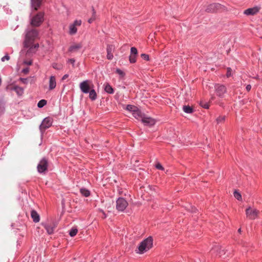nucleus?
Masks as SVG:
<instances>
[{"instance_id":"obj_1","label":"nucleus","mask_w":262,"mask_h":262,"mask_svg":"<svg viewBox=\"0 0 262 262\" xmlns=\"http://www.w3.org/2000/svg\"><path fill=\"white\" fill-rule=\"evenodd\" d=\"M38 48V43L26 44V42H23V49L20 52V56L26 59L29 58L36 52Z\"/></svg>"},{"instance_id":"obj_2","label":"nucleus","mask_w":262,"mask_h":262,"mask_svg":"<svg viewBox=\"0 0 262 262\" xmlns=\"http://www.w3.org/2000/svg\"><path fill=\"white\" fill-rule=\"evenodd\" d=\"M38 31L35 28H28L26 30V34L24 42L34 43L35 40L38 38Z\"/></svg>"},{"instance_id":"obj_3","label":"nucleus","mask_w":262,"mask_h":262,"mask_svg":"<svg viewBox=\"0 0 262 262\" xmlns=\"http://www.w3.org/2000/svg\"><path fill=\"white\" fill-rule=\"evenodd\" d=\"M152 238L150 236L143 241L138 247V253L142 254L149 250L152 246Z\"/></svg>"},{"instance_id":"obj_4","label":"nucleus","mask_w":262,"mask_h":262,"mask_svg":"<svg viewBox=\"0 0 262 262\" xmlns=\"http://www.w3.org/2000/svg\"><path fill=\"white\" fill-rule=\"evenodd\" d=\"M43 13L42 12L38 13L31 19V25L33 27H38L43 22Z\"/></svg>"},{"instance_id":"obj_5","label":"nucleus","mask_w":262,"mask_h":262,"mask_svg":"<svg viewBox=\"0 0 262 262\" xmlns=\"http://www.w3.org/2000/svg\"><path fill=\"white\" fill-rule=\"evenodd\" d=\"M127 205L128 203L122 198H119L116 201V208L118 211H123Z\"/></svg>"},{"instance_id":"obj_6","label":"nucleus","mask_w":262,"mask_h":262,"mask_svg":"<svg viewBox=\"0 0 262 262\" xmlns=\"http://www.w3.org/2000/svg\"><path fill=\"white\" fill-rule=\"evenodd\" d=\"M48 162L46 158H42L37 165V170L39 173L43 172L47 170Z\"/></svg>"},{"instance_id":"obj_7","label":"nucleus","mask_w":262,"mask_h":262,"mask_svg":"<svg viewBox=\"0 0 262 262\" xmlns=\"http://www.w3.org/2000/svg\"><path fill=\"white\" fill-rule=\"evenodd\" d=\"M91 82L89 80H85L80 83V88L81 91L84 93H88L90 91L91 88L93 87V84L91 86Z\"/></svg>"},{"instance_id":"obj_8","label":"nucleus","mask_w":262,"mask_h":262,"mask_svg":"<svg viewBox=\"0 0 262 262\" xmlns=\"http://www.w3.org/2000/svg\"><path fill=\"white\" fill-rule=\"evenodd\" d=\"M52 124V119L49 117H47L43 119L39 126L40 130L42 132L50 127Z\"/></svg>"},{"instance_id":"obj_9","label":"nucleus","mask_w":262,"mask_h":262,"mask_svg":"<svg viewBox=\"0 0 262 262\" xmlns=\"http://www.w3.org/2000/svg\"><path fill=\"white\" fill-rule=\"evenodd\" d=\"M81 25V20H76L73 24L69 26V34L71 35H74L77 33V26H80Z\"/></svg>"},{"instance_id":"obj_10","label":"nucleus","mask_w":262,"mask_h":262,"mask_svg":"<svg viewBox=\"0 0 262 262\" xmlns=\"http://www.w3.org/2000/svg\"><path fill=\"white\" fill-rule=\"evenodd\" d=\"M223 6L219 4H212L208 6L206 9V11L208 13L215 12L221 9Z\"/></svg>"},{"instance_id":"obj_11","label":"nucleus","mask_w":262,"mask_h":262,"mask_svg":"<svg viewBox=\"0 0 262 262\" xmlns=\"http://www.w3.org/2000/svg\"><path fill=\"white\" fill-rule=\"evenodd\" d=\"M210 252L212 255H219L220 256H221L222 254H225L224 250H222V247L219 245H214L210 250Z\"/></svg>"},{"instance_id":"obj_12","label":"nucleus","mask_w":262,"mask_h":262,"mask_svg":"<svg viewBox=\"0 0 262 262\" xmlns=\"http://www.w3.org/2000/svg\"><path fill=\"white\" fill-rule=\"evenodd\" d=\"M257 213L256 210H252L250 207L246 210V214L250 220H254L257 217Z\"/></svg>"},{"instance_id":"obj_13","label":"nucleus","mask_w":262,"mask_h":262,"mask_svg":"<svg viewBox=\"0 0 262 262\" xmlns=\"http://www.w3.org/2000/svg\"><path fill=\"white\" fill-rule=\"evenodd\" d=\"M260 8L257 6L245 10L244 14L246 15H254L259 12Z\"/></svg>"},{"instance_id":"obj_14","label":"nucleus","mask_w":262,"mask_h":262,"mask_svg":"<svg viewBox=\"0 0 262 262\" xmlns=\"http://www.w3.org/2000/svg\"><path fill=\"white\" fill-rule=\"evenodd\" d=\"M138 54V50L135 47H132L129 60L130 63H135L136 61V56Z\"/></svg>"},{"instance_id":"obj_15","label":"nucleus","mask_w":262,"mask_h":262,"mask_svg":"<svg viewBox=\"0 0 262 262\" xmlns=\"http://www.w3.org/2000/svg\"><path fill=\"white\" fill-rule=\"evenodd\" d=\"M217 95L222 97L223 95L226 92V89L224 85L217 84L215 86Z\"/></svg>"},{"instance_id":"obj_16","label":"nucleus","mask_w":262,"mask_h":262,"mask_svg":"<svg viewBox=\"0 0 262 262\" xmlns=\"http://www.w3.org/2000/svg\"><path fill=\"white\" fill-rule=\"evenodd\" d=\"M56 86V77L54 76H51L49 78V90L51 91L54 89Z\"/></svg>"},{"instance_id":"obj_17","label":"nucleus","mask_w":262,"mask_h":262,"mask_svg":"<svg viewBox=\"0 0 262 262\" xmlns=\"http://www.w3.org/2000/svg\"><path fill=\"white\" fill-rule=\"evenodd\" d=\"M43 226L49 234H51L53 233L55 228V225L54 223L45 224L43 225Z\"/></svg>"},{"instance_id":"obj_18","label":"nucleus","mask_w":262,"mask_h":262,"mask_svg":"<svg viewBox=\"0 0 262 262\" xmlns=\"http://www.w3.org/2000/svg\"><path fill=\"white\" fill-rule=\"evenodd\" d=\"M114 50V47L113 45H110L107 46V58L108 60H111L113 58V52Z\"/></svg>"},{"instance_id":"obj_19","label":"nucleus","mask_w":262,"mask_h":262,"mask_svg":"<svg viewBox=\"0 0 262 262\" xmlns=\"http://www.w3.org/2000/svg\"><path fill=\"white\" fill-rule=\"evenodd\" d=\"M142 122L146 125H153L155 123L154 119L150 117H146L144 116L142 119Z\"/></svg>"},{"instance_id":"obj_20","label":"nucleus","mask_w":262,"mask_h":262,"mask_svg":"<svg viewBox=\"0 0 262 262\" xmlns=\"http://www.w3.org/2000/svg\"><path fill=\"white\" fill-rule=\"evenodd\" d=\"M42 0H31V7L36 11L40 7Z\"/></svg>"},{"instance_id":"obj_21","label":"nucleus","mask_w":262,"mask_h":262,"mask_svg":"<svg viewBox=\"0 0 262 262\" xmlns=\"http://www.w3.org/2000/svg\"><path fill=\"white\" fill-rule=\"evenodd\" d=\"M31 216L34 222L37 223L39 221V215L35 210H32L31 211Z\"/></svg>"},{"instance_id":"obj_22","label":"nucleus","mask_w":262,"mask_h":262,"mask_svg":"<svg viewBox=\"0 0 262 262\" xmlns=\"http://www.w3.org/2000/svg\"><path fill=\"white\" fill-rule=\"evenodd\" d=\"M133 116L137 119H142L144 115L137 108L133 113Z\"/></svg>"},{"instance_id":"obj_23","label":"nucleus","mask_w":262,"mask_h":262,"mask_svg":"<svg viewBox=\"0 0 262 262\" xmlns=\"http://www.w3.org/2000/svg\"><path fill=\"white\" fill-rule=\"evenodd\" d=\"M82 47V45L81 43H76L72 45L69 49V51L71 52H75L78 50Z\"/></svg>"},{"instance_id":"obj_24","label":"nucleus","mask_w":262,"mask_h":262,"mask_svg":"<svg viewBox=\"0 0 262 262\" xmlns=\"http://www.w3.org/2000/svg\"><path fill=\"white\" fill-rule=\"evenodd\" d=\"M89 97L92 100H95L97 98V94L94 89H91L89 91Z\"/></svg>"},{"instance_id":"obj_25","label":"nucleus","mask_w":262,"mask_h":262,"mask_svg":"<svg viewBox=\"0 0 262 262\" xmlns=\"http://www.w3.org/2000/svg\"><path fill=\"white\" fill-rule=\"evenodd\" d=\"M13 89L16 92V93L19 96L22 95L24 93V89L22 88H20L18 86H15Z\"/></svg>"},{"instance_id":"obj_26","label":"nucleus","mask_w":262,"mask_h":262,"mask_svg":"<svg viewBox=\"0 0 262 262\" xmlns=\"http://www.w3.org/2000/svg\"><path fill=\"white\" fill-rule=\"evenodd\" d=\"M104 90L108 94H112L114 92V90L112 87L108 83L106 84L104 88Z\"/></svg>"},{"instance_id":"obj_27","label":"nucleus","mask_w":262,"mask_h":262,"mask_svg":"<svg viewBox=\"0 0 262 262\" xmlns=\"http://www.w3.org/2000/svg\"><path fill=\"white\" fill-rule=\"evenodd\" d=\"M233 195L234 198H236L237 200L241 201L242 200V195L237 190H234Z\"/></svg>"},{"instance_id":"obj_28","label":"nucleus","mask_w":262,"mask_h":262,"mask_svg":"<svg viewBox=\"0 0 262 262\" xmlns=\"http://www.w3.org/2000/svg\"><path fill=\"white\" fill-rule=\"evenodd\" d=\"M183 110L186 113L190 114L193 112L192 108L189 105H184L183 107Z\"/></svg>"},{"instance_id":"obj_29","label":"nucleus","mask_w":262,"mask_h":262,"mask_svg":"<svg viewBox=\"0 0 262 262\" xmlns=\"http://www.w3.org/2000/svg\"><path fill=\"white\" fill-rule=\"evenodd\" d=\"M80 191L81 193L85 197L89 196L90 194V191L85 188H81Z\"/></svg>"},{"instance_id":"obj_30","label":"nucleus","mask_w":262,"mask_h":262,"mask_svg":"<svg viewBox=\"0 0 262 262\" xmlns=\"http://www.w3.org/2000/svg\"><path fill=\"white\" fill-rule=\"evenodd\" d=\"M138 108L133 105H127L126 106L127 110L132 112L133 113Z\"/></svg>"},{"instance_id":"obj_31","label":"nucleus","mask_w":262,"mask_h":262,"mask_svg":"<svg viewBox=\"0 0 262 262\" xmlns=\"http://www.w3.org/2000/svg\"><path fill=\"white\" fill-rule=\"evenodd\" d=\"M47 104V101L46 100L42 99L40 100L37 106L38 107L41 108Z\"/></svg>"},{"instance_id":"obj_32","label":"nucleus","mask_w":262,"mask_h":262,"mask_svg":"<svg viewBox=\"0 0 262 262\" xmlns=\"http://www.w3.org/2000/svg\"><path fill=\"white\" fill-rule=\"evenodd\" d=\"M93 13L92 16L88 20V22L90 24H91L92 23H93L96 19V12L94 11V9H93Z\"/></svg>"},{"instance_id":"obj_33","label":"nucleus","mask_w":262,"mask_h":262,"mask_svg":"<svg viewBox=\"0 0 262 262\" xmlns=\"http://www.w3.org/2000/svg\"><path fill=\"white\" fill-rule=\"evenodd\" d=\"M77 232H78V230L76 228H72L70 231V235L72 237H73L75 235H76V234L77 233Z\"/></svg>"},{"instance_id":"obj_34","label":"nucleus","mask_w":262,"mask_h":262,"mask_svg":"<svg viewBox=\"0 0 262 262\" xmlns=\"http://www.w3.org/2000/svg\"><path fill=\"white\" fill-rule=\"evenodd\" d=\"M201 105L205 108H209V105L207 103L204 102L203 101H201L200 103Z\"/></svg>"},{"instance_id":"obj_35","label":"nucleus","mask_w":262,"mask_h":262,"mask_svg":"<svg viewBox=\"0 0 262 262\" xmlns=\"http://www.w3.org/2000/svg\"><path fill=\"white\" fill-rule=\"evenodd\" d=\"M141 57L144 60L148 61L149 60V56L146 54H142Z\"/></svg>"},{"instance_id":"obj_36","label":"nucleus","mask_w":262,"mask_h":262,"mask_svg":"<svg viewBox=\"0 0 262 262\" xmlns=\"http://www.w3.org/2000/svg\"><path fill=\"white\" fill-rule=\"evenodd\" d=\"M24 63L27 65H31L32 63V61L31 60H27V59H25L24 60Z\"/></svg>"},{"instance_id":"obj_37","label":"nucleus","mask_w":262,"mask_h":262,"mask_svg":"<svg viewBox=\"0 0 262 262\" xmlns=\"http://www.w3.org/2000/svg\"><path fill=\"white\" fill-rule=\"evenodd\" d=\"M9 59H10V57L8 55H5V56H4L2 58V61H5L6 60H9Z\"/></svg>"},{"instance_id":"obj_38","label":"nucleus","mask_w":262,"mask_h":262,"mask_svg":"<svg viewBox=\"0 0 262 262\" xmlns=\"http://www.w3.org/2000/svg\"><path fill=\"white\" fill-rule=\"evenodd\" d=\"M116 72L121 76H123L124 75L123 72L120 69H117Z\"/></svg>"},{"instance_id":"obj_39","label":"nucleus","mask_w":262,"mask_h":262,"mask_svg":"<svg viewBox=\"0 0 262 262\" xmlns=\"http://www.w3.org/2000/svg\"><path fill=\"white\" fill-rule=\"evenodd\" d=\"M156 167L158 169H160V170H163L164 169V168L163 167V166L160 163L157 164L156 165Z\"/></svg>"},{"instance_id":"obj_40","label":"nucleus","mask_w":262,"mask_h":262,"mask_svg":"<svg viewBox=\"0 0 262 262\" xmlns=\"http://www.w3.org/2000/svg\"><path fill=\"white\" fill-rule=\"evenodd\" d=\"M20 80L22 83L24 84H27L28 83V80L27 78H20Z\"/></svg>"},{"instance_id":"obj_41","label":"nucleus","mask_w":262,"mask_h":262,"mask_svg":"<svg viewBox=\"0 0 262 262\" xmlns=\"http://www.w3.org/2000/svg\"><path fill=\"white\" fill-rule=\"evenodd\" d=\"M225 117H219L216 119V121H217V123H219L220 122L224 121L225 120Z\"/></svg>"},{"instance_id":"obj_42","label":"nucleus","mask_w":262,"mask_h":262,"mask_svg":"<svg viewBox=\"0 0 262 262\" xmlns=\"http://www.w3.org/2000/svg\"><path fill=\"white\" fill-rule=\"evenodd\" d=\"M22 72H23L24 74H26L28 73V72H29V68H26L24 69L23 70Z\"/></svg>"},{"instance_id":"obj_43","label":"nucleus","mask_w":262,"mask_h":262,"mask_svg":"<svg viewBox=\"0 0 262 262\" xmlns=\"http://www.w3.org/2000/svg\"><path fill=\"white\" fill-rule=\"evenodd\" d=\"M246 89L248 92L250 91L251 89V85L250 84H248L246 87Z\"/></svg>"},{"instance_id":"obj_44","label":"nucleus","mask_w":262,"mask_h":262,"mask_svg":"<svg viewBox=\"0 0 262 262\" xmlns=\"http://www.w3.org/2000/svg\"><path fill=\"white\" fill-rule=\"evenodd\" d=\"M53 67L54 69H57V70H60V69H61L60 66V67H58V66H57V64H53Z\"/></svg>"},{"instance_id":"obj_45","label":"nucleus","mask_w":262,"mask_h":262,"mask_svg":"<svg viewBox=\"0 0 262 262\" xmlns=\"http://www.w3.org/2000/svg\"><path fill=\"white\" fill-rule=\"evenodd\" d=\"M69 77V75L68 74H65L62 78V80H64L65 79H66L68 77Z\"/></svg>"},{"instance_id":"obj_46","label":"nucleus","mask_w":262,"mask_h":262,"mask_svg":"<svg viewBox=\"0 0 262 262\" xmlns=\"http://www.w3.org/2000/svg\"><path fill=\"white\" fill-rule=\"evenodd\" d=\"M69 62H70L71 63H72V64H74V62H75V60H74V59H69Z\"/></svg>"},{"instance_id":"obj_47","label":"nucleus","mask_w":262,"mask_h":262,"mask_svg":"<svg viewBox=\"0 0 262 262\" xmlns=\"http://www.w3.org/2000/svg\"><path fill=\"white\" fill-rule=\"evenodd\" d=\"M229 68H228V69H227V76H228V73H229Z\"/></svg>"},{"instance_id":"obj_48","label":"nucleus","mask_w":262,"mask_h":262,"mask_svg":"<svg viewBox=\"0 0 262 262\" xmlns=\"http://www.w3.org/2000/svg\"><path fill=\"white\" fill-rule=\"evenodd\" d=\"M237 231H238V233H241V228L238 229Z\"/></svg>"},{"instance_id":"obj_49","label":"nucleus","mask_w":262,"mask_h":262,"mask_svg":"<svg viewBox=\"0 0 262 262\" xmlns=\"http://www.w3.org/2000/svg\"><path fill=\"white\" fill-rule=\"evenodd\" d=\"M230 76H231V71H232L231 69H230Z\"/></svg>"}]
</instances>
